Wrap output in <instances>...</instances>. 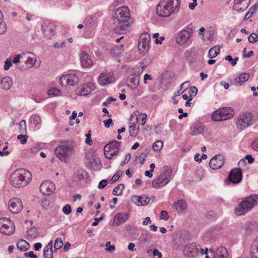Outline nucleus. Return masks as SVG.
<instances>
[{"label":"nucleus","instance_id":"obj_1","mask_svg":"<svg viewBox=\"0 0 258 258\" xmlns=\"http://www.w3.org/2000/svg\"><path fill=\"white\" fill-rule=\"evenodd\" d=\"M115 25L114 32L116 34H122L129 32L131 22L130 10L127 7L123 6L118 8L114 16Z\"/></svg>","mask_w":258,"mask_h":258},{"label":"nucleus","instance_id":"obj_2","mask_svg":"<svg viewBox=\"0 0 258 258\" xmlns=\"http://www.w3.org/2000/svg\"><path fill=\"white\" fill-rule=\"evenodd\" d=\"M32 177L31 173L29 171L25 169H19L11 174L9 180L13 187L20 188L29 184L32 180Z\"/></svg>","mask_w":258,"mask_h":258},{"label":"nucleus","instance_id":"obj_3","mask_svg":"<svg viewBox=\"0 0 258 258\" xmlns=\"http://www.w3.org/2000/svg\"><path fill=\"white\" fill-rule=\"evenodd\" d=\"M180 0H161L157 5L156 12L160 17H166L179 10Z\"/></svg>","mask_w":258,"mask_h":258},{"label":"nucleus","instance_id":"obj_4","mask_svg":"<svg viewBox=\"0 0 258 258\" xmlns=\"http://www.w3.org/2000/svg\"><path fill=\"white\" fill-rule=\"evenodd\" d=\"M75 143L72 141L62 142L61 145L55 150L57 157L62 161L66 162L73 154Z\"/></svg>","mask_w":258,"mask_h":258},{"label":"nucleus","instance_id":"obj_5","mask_svg":"<svg viewBox=\"0 0 258 258\" xmlns=\"http://www.w3.org/2000/svg\"><path fill=\"white\" fill-rule=\"evenodd\" d=\"M258 203L257 196H250L241 202L235 209L238 216L244 215L250 211Z\"/></svg>","mask_w":258,"mask_h":258},{"label":"nucleus","instance_id":"obj_6","mask_svg":"<svg viewBox=\"0 0 258 258\" xmlns=\"http://www.w3.org/2000/svg\"><path fill=\"white\" fill-rule=\"evenodd\" d=\"M234 114L233 110L230 107L220 108L212 115V119L215 121L225 120L231 118Z\"/></svg>","mask_w":258,"mask_h":258},{"label":"nucleus","instance_id":"obj_7","mask_svg":"<svg viewBox=\"0 0 258 258\" xmlns=\"http://www.w3.org/2000/svg\"><path fill=\"white\" fill-rule=\"evenodd\" d=\"M171 169L167 167L164 173L160 174L152 181V186L154 188H159L164 186L170 180Z\"/></svg>","mask_w":258,"mask_h":258},{"label":"nucleus","instance_id":"obj_8","mask_svg":"<svg viewBox=\"0 0 258 258\" xmlns=\"http://www.w3.org/2000/svg\"><path fill=\"white\" fill-rule=\"evenodd\" d=\"M15 225L13 221L7 218H0V232L6 235H12L15 231Z\"/></svg>","mask_w":258,"mask_h":258},{"label":"nucleus","instance_id":"obj_9","mask_svg":"<svg viewBox=\"0 0 258 258\" xmlns=\"http://www.w3.org/2000/svg\"><path fill=\"white\" fill-rule=\"evenodd\" d=\"M193 34V30L190 27H186L175 35L176 42L179 45L185 44L191 37Z\"/></svg>","mask_w":258,"mask_h":258},{"label":"nucleus","instance_id":"obj_10","mask_svg":"<svg viewBox=\"0 0 258 258\" xmlns=\"http://www.w3.org/2000/svg\"><path fill=\"white\" fill-rule=\"evenodd\" d=\"M79 81V77L75 74L63 75L59 79V83L63 87L75 86Z\"/></svg>","mask_w":258,"mask_h":258},{"label":"nucleus","instance_id":"obj_11","mask_svg":"<svg viewBox=\"0 0 258 258\" xmlns=\"http://www.w3.org/2000/svg\"><path fill=\"white\" fill-rule=\"evenodd\" d=\"M252 114L249 112H246L240 115L237 119V127L240 130H243L245 127L251 125Z\"/></svg>","mask_w":258,"mask_h":258},{"label":"nucleus","instance_id":"obj_12","mask_svg":"<svg viewBox=\"0 0 258 258\" xmlns=\"http://www.w3.org/2000/svg\"><path fill=\"white\" fill-rule=\"evenodd\" d=\"M150 41V35L147 33H142L139 38V50L143 53L147 52L149 49Z\"/></svg>","mask_w":258,"mask_h":258},{"label":"nucleus","instance_id":"obj_13","mask_svg":"<svg viewBox=\"0 0 258 258\" xmlns=\"http://www.w3.org/2000/svg\"><path fill=\"white\" fill-rule=\"evenodd\" d=\"M199 252L200 246L196 243L186 245L183 250L184 255L189 258L196 257Z\"/></svg>","mask_w":258,"mask_h":258},{"label":"nucleus","instance_id":"obj_14","mask_svg":"<svg viewBox=\"0 0 258 258\" xmlns=\"http://www.w3.org/2000/svg\"><path fill=\"white\" fill-rule=\"evenodd\" d=\"M23 208L21 200L18 198L11 199L9 202V209L11 212L17 214L20 212Z\"/></svg>","mask_w":258,"mask_h":258},{"label":"nucleus","instance_id":"obj_15","mask_svg":"<svg viewBox=\"0 0 258 258\" xmlns=\"http://www.w3.org/2000/svg\"><path fill=\"white\" fill-rule=\"evenodd\" d=\"M55 189V184L50 180L42 182L40 186V192L45 196L52 194Z\"/></svg>","mask_w":258,"mask_h":258},{"label":"nucleus","instance_id":"obj_16","mask_svg":"<svg viewBox=\"0 0 258 258\" xmlns=\"http://www.w3.org/2000/svg\"><path fill=\"white\" fill-rule=\"evenodd\" d=\"M224 160L223 156L220 154L215 155L211 159L209 166L214 170L219 169L224 165Z\"/></svg>","mask_w":258,"mask_h":258},{"label":"nucleus","instance_id":"obj_17","mask_svg":"<svg viewBox=\"0 0 258 258\" xmlns=\"http://www.w3.org/2000/svg\"><path fill=\"white\" fill-rule=\"evenodd\" d=\"M229 181L234 184L239 183L242 179V173L240 168H234L229 173L228 176Z\"/></svg>","mask_w":258,"mask_h":258},{"label":"nucleus","instance_id":"obj_18","mask_svg":"<svg viewBox=\"0 0 258 258\" xmlns=\"http://www.w3.org/2000/svg\"><path fill=\"white\" fill-rule=\"evenodd\" d=\"M114 80L112 72H105L101 73L98 78L99 84L105 86L111 83Z\"/></svg>","mask_w":258,"mask_h":258},{"label":"nucleus","instance_id":"obj_19","mask_svg":"<svg viewBox=\"0 0 258 258\" xmlns=\"http://www.w3.org/2000/svg\"><path fill=\"white\" fill-rule=\"evenodd\" d=\"M132 201L138 206H144L149 203L150 199L145 195H142L140 196H133L132 197Z\"/></svg>","mask_w":258,"mask_h":258},{"label":"nucleus","instance_id":"obj_20","mask_svg":"<svg viewBox=\"0 0 258 258\" xmlns=\"http://www.w3.org/2000/svg\"><path fill=\"white\" fill-rule=\"evenodd\" d=\"M251 0H234L233 9L238 12H243L249 6Z\"/></svg>","mask_w":258,"mask_h":258},{"label":"nucleus","instance_id":"obj_21","mask_svg":"<svg viewBox=\"0 0 258 258\" xmlns=\"http://www.w3.org/2000/svg\"><path fill=\"white\" fill-rule=\"evenodd\" d=\"M41 29L45 37L50 38L54 35V26L50 23H44L41 26Z\"/></svg>","mask_w":258,"mask_h":258},{"label":"nucleus","instance_id":"obj_22","mask_svg":"<svg viewBox=\"0 0 258 258\" xmlns=\"http://www.w3.org/2000/svg\"><path fill=\"white\" fill-rule=\"evenodd\" d=\"M86 164L88 167L94 170H98L101 168V162L94 158L87 157Z\"/></svg>","mask_w":258,"mask_h":258},{"label":"nucleus","instance_id":"obj_23","mask_svg":"<svg viewBox=\"0 0 258 258\" xmlns=\"http://www.w3.org/2000/svg\"><path fill=\"white\" fill-rule=\"evenodd\" d=\"M25 54V59L26 58V63L28 68H31L35 65L36 66V67H38L40 66V62L36 63L35 55L33 53L27 52Z\"/></svg>","mask_w":258,"mask_h":258},{"label":"nucleus","instance_id":"obj_24","mask_svg":"<svg viewBox=\"0 0 258 258\" xmlns=\"http://www.w3.org/2000/svg\"><path fill=\"white\" fill-rule=\"evenodd\" d=\"M128 218V214L124 213H117L114 218L113 224L115 226H118L124 223Z\"/></svg>","mask_w":258,"mask_h":258},{"label":"nucleus","instance_id":"obj_25","mask_svg":"<svg viewBox=\"0 0 258 258\" xmlns=\"http://www.w3.org/2000/svg\"><path fill=\"white\" fill-rule=\"evenodd\" d=\"M80 59L82 67L83 68H87L93 64L90 55L86 52H83L80 54Z\"/></svg>","mask_w":258,"mask_h":258},{"label":"nucleus","instance_id":"obj_26","mask_svg":"<svg viewBox=\"0 0 258 258\" xmlns=\"http://www.w3.org/2000/svg\"><path fill=\"white\" fill-rule=\"evenodd\" d=\"M249 77L250 75L249 73H243L233 80V83L236 86H241L249 79Z\"/></svg>","mask_w":258,"mask_h":258},{"label":"nucleus","instance_id":"obj_27","mask_svg":"<svg viewBox=\"0 0 258 258\" xmlns=\"http://www.w3.org/2000/svg\"><path fill=\"white\" fill-rule=\"evenodd\" d=\"M140 74V71H138V72L135 71L134 74L131 76L129 82L131 83V84H129L128 86H130L131 88L135 89L138 86L139 84V76Z\"/></svg>","mask_w":258,"mask_h":258},{"label":"nucleus","instance_id":"obj_28","mask_svg":"<svg viewBox=\"0 0 258 258\" xmlns=\"http://www.w3.org/2000/svg\"><path fill=\"white\" fill-rule=\"evenodd\" d=\"M220 230V226L218 225L213 226L207 229L205 234L207 237L213 239Z\"/></svg>","mask_w":258,"mask_h":258},{"label":"nucleus","instance_id":"obj_29","mask_svg":"<svg viewBox=\"0 0 258 258\" xmlns=\"http://www.w3.org/2000/svg\"><path fill=\"white\" fill-rule=\"evenodd\" d=\"M228 252L226 248L223 246L218 247L213 257V258H228Z\"/></svg>","mask_w":258,"mask_h":258},{"label":"nucleus","instance_id":"obj_30","mask_svg":"<svg viewBox=\"0 0 258 258\" xmlns=\"http://www.w3.org/2000/svg\"><path fill=\"white\" fill-rule=\"evenodd\" d=\"M174 206L178 213L183 214L187 207V204L183 200H178L174 203Z\"/></svg>","mask_w":258,"mask_h":258},{"label":"nucleus","instance_id":"obj_31","mask_svg":"<svg viewBox=\"0 0 258 258\" xmlns=\"http://www.w3.org/2000/svg\"><path fill=\"white\" fill-rule=\"evenodd\" d=\"M250 256L251 258H258V236L251 245Z\"/></svg>","mask_w":258,"mask_h":258},{"label":"nucleus","instance_id":"obj_32","mask_svg":"<svg viewBox=\"0 0 258 258\" xmlns=\"http://www.w3.org/2000/svg\"><path fill=\"white\" fill-rule=\"evenodd\" d=\"M2 88L4 90L9 89L13 85L12 79L10 77L7 76L1 80Z\"/></svg>","mask_w":258,"mask_h":258},{"label":"nucleus","instance_id":"obj_33","mask_svg":"<svg viewBox=\"0 0 258 258\" xmlns=\"http://www.w3.org/2000/svg\"><path fill=\"white\" fill-rule=\"evenodd\" d=\"M204 129V124L200 122H196L194 127V129L191 132V135L193 136H196L200 134H201Z\"/></svg>","mask_w":258,"mask_h":258},{"label":"nucleus","instance_id":"obj_34","mask_svg":"<svg viewBox=\"0 0 258 258\" xmlns=\"http://www.w3.org/2000/svg\"><path fill=\"white\" fill-rule=\"evenodd\" d=\"M90 93V89L88 86H83L76 90V94L78 95L85 96Z\"/></svg>","mask_w":258,"mask_h":258},{"label":"nucleus","instance_id":"obj_35","mask_svg":"<svg viewBox=\"0 0 258 258\" xmlns=\"http://www.w3.org/2000/svg\"><path fill=\"white\" fill-rule=\"evenodd\" d=\"M17 246L20 251H25L29 248L30 246L29 244L26 240L21 239L17 242Z\"/></svg>","mask_w":258,"mask_h":258},{"label":"nucleus","instance_id":"obj_36","mask_svg":"<svg viewBox=\"0 0 258 258\" xmlns=\"http://www.w3.org/2000/svg\"><path fill=\"white\" fill-rule=\"evenodd\" d=\"M120 144V142H118L116 140H113L104 146V151H106L107 150H109V149L111 150L113 148H119Z\"/></svg>","mask_w":258,"mask_h":258},{"label":"nucleus","instance_id":"obj_37","mask_svg":"<svg viewBox=\"0 0 258 258\" xmlns=\"http://www.w3.org/2000/svg\"><path fill=\"white\" fill-rule=\"evenodd\" d=\"M139 128L137 127V125L135 123H130V125L129 127V132L130 135L132 137H136L139 132Z\"/></svg>","mask_w":258,"mask_h":258},{"label":"nucleus","instance_id":"obj_38","mask_svg":"<svg viewBox=\"0 0 258 258\" xmlns=\"http://www.w3.org/2000/svg\"><path fill=\"white\" fill-rule=\"evenodd\" d=\"M190 83L189 81H185L180 86V90L175 93L176 96H179L182 94L189 87Z\"/></svg>","mask_w":258,"mask_h":258},{"label":"nucleus","instance_id":"obj_39","mask_svg":"<svg viewBox=\"0 0 258 258\" xmlns=\"http://www.w3.org/2000/svg\"><path fill=\"white\" fill-rule=\"evenodd\" d=\"M124 186L123 184H118L112 191V194L114 196H119L122 195V190Z\"/></svg>","mask_w":258,"mask_h":258},{"label":"nucleus","instance_id":"obj_40","mask_svg":"<svg viewBox=\"0 0 258 258\" xmlns=\"http://www.w3.org/2000/svg\"><path fill=\"white\" fill-rule=\"evenodd\" d=\"M220 52V48L217 46L212 47L209 51V57L211 58L215 57Z\"/></svg>","mask_w":258,"mask_h":258},{"label":"nucleus","instance_id":"obj_41","mask_svg":"<svg viewBox=\"0 0 258 258\" xmlns=\"http://www.w3.org/2000/svg\"><path fill=\"white\" fill-rule=\"evenodd\" d=\"M76 176L80 180H84L87 178L88 173L86 171L83 169H79L76 172Z\"/></svg>","mask_w":258,"mask_h":258},{"label":"nucleus","instance_id":"obj_42","mask_svg":"<svg viewBox=\"0 0 258 258\" xmlns=\"http://www.w3.org/2000/svg\"><path fill=\"white\" fill-rule=\"evenodd\" d=\"M29 121L32 124L38 125L41 123L40 117L37 114L33 115L31 116Z\"/></svg>","mask_w":258,"mask_h":258},{"label":"nucleus","instance_id":"obj_43","mask_svg":"<svg viewBox=\"0 0 258 258\" xmlns=\"http://www.w3.org/2000/svg\"><path fill=\"white\" fill-rule=\"evenodd\" d=\"M63 245L62 240L61 238H57L54 242V248L55 249L54 250V252H55L57 250L59 249L62 247Z\"/></svg>","mask_w":258,"mask_h":258},{"label":"nucleus","instance_id":"obj_44","mask_svg":"<svg viewBox=\"0 0 258 258\" xmlns=\"http://www.w3.org/2000/svg\"><path fill=\"white\" fill-rule=\"evenodd\" d=\"M48 94L50 96H61V91L56 88H53L48 90Z\"/></svg>","mask_w":258,"mask_h":258},{"label":"nucleus","instance_id":"obj_45","mask_svg":"<svg viewBox=\"0 0 258 258\" xmlns=\"http://www.w3.org/2000/svg\"><path fill=\"white\" fill-rule=\"evenodd\" d=\"M163 143L161 140H158L153 143L152 148L155 151H159L162 148Z\"/></svg>","mask_w":258,"mask_h":258},{"label":"nucleus","instance_id":"obj_46","mask_svg":"<svg viewBox=\"0 0 258 258\" xmlns=\"http://www.w3.org/2000/svg\"><path fill=\"white\" fill-rule=\"evenodd\" d=\"M3 16L0 17V35L4 34L7 30L6 23L3 21Z\"/></svg>","mask_w":258,"mask_h":258},{"label":"nucleus","instance_id":"obj_47","mask_svg":"<svg viewBox=\"0 0 258 258\" xmlns=\"http://www.w3.org/2000/svg\"><path fill=\"white\" fill-rule=\"evenodd\" d=\"M53 251L52 249H46L43 250V254L44 258H53Z\"/></svg>","mask_w":258,"mask_h":258},{"label":"nucleus","instance_id":"obj_48","mask_svg":"<svg viewBox=\"0 0 258 258\" xmlns=\"http://www.w3.org/2000/svg\"><path fill=\"white\" fill-rule=\"evenodd\" d=\"M123 172L121 170H118L116 172V173L112 176V177L111 179V183H114L116 181H117L121 175L122 174Z\"/></svg>","mask_w":258,"mask_h":258},{"label":"nucleus","instance_id":"obj_49","mask_svg":"<svg viewBox=\"0 0 258 258\" xmlns=\"http://www.w3.org/2000/svg\"><path fill=\"white\" fill-rule=\"evenodd\" d=\"M147 252L149 255L152 252L153 256H157L158 258H162V253L157 249H155L153 251L151 249L148 250Z\"/></svg>","mask_w":258,"mask_h":258},{"label":"nucleus","instance_id":"obj_50","mask_svg":"<svg viewBox=\"0 0 258 258\" xmlns=\"http://www.w3.org/2000/svg\"><path fill=\"white\" fill-rule=\"evenodd\" d=\"M105 250L109 252H113L115 249V247L114 245H111L110 241H107L105 244Z\"/></svg>","mask_w":258,"mask_h":258},{"label":"nucleus","instance_id":"obj_51","mask_svg":"<svg viewBox=\"0 0 258 258\" xmlns=\"http://www.w3.org/2000/svg\"><path fill=\"white\" fill-rule=\"evenodd\" d=\"M25 53L18 54L15 57H14V59L12 60V61L14 63H17L20 61V58L22 59H25Z\"/></svg>","mask_w":258,"mask_h":258},{"label":"nucleus","instance_id":"obj_52","mask_svg":"<svg viewBox=\"0 0 258 258\" xmlns=\"http://www.w3.org/2000/svg\"><path fill=\"white\" fill-rule=\"evenodd\" d=\"M198 93V89L195 86H191L189 88V97L191 98L192 96H195L197 95Z\"/></svg>","mask_w":258,"mask_h":258},{"label":"nucleus","instance_id":"obj_53","mask_svg":"<svg viewBox=\"0 0 258 258\" xmlns=\"http://www.w3.org/2000/svg\"><path fill=\"white\" fill-rule=\"evenodd\" d=\"M250 43H253L258 41V35L255 33H252L248 38Z\"/></svg>","mask_w":258,"mask_h":258},{"label":"nucleus","instance_id":"obj_54","mask_svg":"<svg viewBox=\"0 0 258 258\" xmlns=\"http://www.w3.org/2000/svg\"><path fill=\"white\" fill-rule=\"evenodd\" d=\"M19 128L21 130V133L26 132V124L25 120H22L20 121Z\"/></svg>","mask_w":258,"mask_h":258},{"label":"nucleus","instance_id":"obj_55","mask_svg":"<svg viewBox=\"0 0 258 258\" xmlns=\"http://www.w3.org/2000/svg\"><path fill=\"white\" fill-rule=\"evenodd\" d=\"M28 137V136L26 135H19L18 136L17 139L20 140L21 144H24L27 142Z\"/></svg>","mask_w":258,"mask_h":258},{"label":"nucleus","instance_id":"obj_56","mask_svg":"<svg viewBox=\"0 0 258 258\" xmlns=\"http://www.w3.org/2000/svg\"><path fill=\"white\" fill-rule=\"evenodd\" d=\"M104 217H105V214L103 213V214H101L100 217H99V218H95L94 219V221H95L92 223L91 225L92 226H96L98 225V222L99 221H101L102 220H103Z\"/></svg>","mask_w":258,"mask_h":258},{"label":"nucleus","instance_id":"obj_57","mask_svg":"<svg viewBox=\"0 0 258 258\" xmlns=\"http://www.w3.org/2000/svg\"><path fill=\"white\" fill-rule=\"evenodd\" d=\"M62 211L66 215H69L72 212L71 207L70 205H66L62 208Z\"/></svg>","mask_w":258,"mask_h":258},{"label":"nucleus","instance_id":"obj_58","mask_svg":"<svg viewBox=\"0 0 258 258\" xmlns=\"http://www.w3.org/2000/svg\"><path fill=\"white\" fill-rule=\"evenodd\" d=\"M12 61L9 59H7L5 62L4 69L5 71L8 70L12 65Z\"/></svg>","mask_w":258,"mask_h":258},{"label":"nucleus","instance_id":"obj_59","mask_svg":"<svg viewBox=\"0 0 258 258\" xmlns=\"http://www.w3.org/2000/svg\"><path fill=\"white\" fill-rule=\"evenodd\" d=\"M148 152L147 153H142L141 155L139 156V159L141 160V164H144L145 161H146V158L147 156Z\"/></svg>","mask_w":258,"mask_h":258},{"label":"nucleus","instance_id":"obj_60","mask_svg":"<svg viewBox=\"0 0 258 258\" xmlns=\"http://www.w3.org/2000/svg\"><path fill=\"white\" fill-rule=\"evenodd\" d=\"M107 183V180L103 179L99 182L98 187L100 189H102L106 186Z\"/></svg>","mask_w":258,"mask_h":258},{"label":"nucleus","instance_id":"obj_61","mask_svg":"<svg viewBox=\"0 0 258 258\" xmlns=\"http://www.w3.org/2000/svg\"><path fill=\"white\" fill-rule=\"evenodd\" d=\"M131 156L130 153L127 154L125 157L124 160L121 162V166H123L125 164H127L130 160H131Z\"/></svg>","mask_w":258,"mask_h":258},{"label":"nucleus","instance_id":"obj_62","mask_svg":"<svg viewBox=\"0 0 258 258\" xmlns=\"http://www.w3.org/2000/svg\"><path fill=\"white\" fill-rule=\"evenodd\" d=\"M65 46H66V43L64 41L61 42L60 44L58 43V42H55L54 44H53L54 48H56V49L63 48V47H65Z\"/></svg>","mask_w":258,"mask_h":258},{"label":"nucleus","instance_id":"obj_63","mask_svg":"<svg viewBox=\"0 0 258 258\" xmlns=\"http://www.w3.org/2000/svg\"><path fill=\"white\" fill-rule=\"evenodd\" d=\"M169 218V216L168 215V213L166 211H162L161 212V216L160 219H164L165 220H167Z\"/></svg>","mask_w":258,"mask_h":258},{"label":"nucleus","instance_id":"obj_64","mask_svg":"<svg viewBox=\"0 0 258 258\" xmlns=\"http://www.w3.org/2000/svg\"><path fill=\"white\" fill-rule=\"evenodd\" d=\"M153 80V77L151 76V75H149L146 74L144 76V83L145 84H147V80Z\"/></svg>","mask_w":258,"mask_h":258}]
</instances>
